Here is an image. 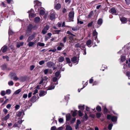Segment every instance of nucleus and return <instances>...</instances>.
I'll use <instances>...</instances> for the list:
<instances>
[{"label": "nucleus", "mask_w": 130, "mask_h": 130, "mask_svg": "<svg viewBox=\"0 0 130 130\" xmlns=\"http://www.w3.org/2000/svg\"><path fill=\"white\" fill-rule=\"evenodd\" d=\"M48 69H46L44 70V72L45 74H47L48 72Z\"/></svg>", "instance_id": "nucleus-56"}, {"label": "nucleus", "mask_w": 130, "mask_h": 130, "mask_svg": "<svg viewBox=\"0 0 130 130\" xmlns=\"http://www.w3.org/2000/svg\"><path fill=\"white\" fill-rule=\"evenodd\" d=\"M112 117L109 115H107V118L108 119H111Z\"/></svg>", "instance_id": "nucleus-53"}, {"label": "nucleus", "mask_w": 130, "mask_h": 130, "mask_svg": "<svg viewBox=\"0 0 130 130\" xmlns=\"http://www.w3.org/2000/svg\"><path fill=\"white\" fill-rule=\"evenodd\" d=\"M95 108L94 109H90L89 107L87 106L86 108V110L88 111V112L89 113H91V112L93 111L95 109Z\"/></svg>", "instance_id": "nucleus-13"}, {"label": "nucleus", "mask_w": 130, "mask_h": 130, "mask_svg": "<svg viewBox=\"0 0 130 130\" xmlns=\"http://www.w3.org/2000/svg\"><path fill=\"white\" fill-rule=\"evenodd\" d=\"M9 117L10 115L9 114H8L5 116V117L4 118V119L5 120H6L9 118Z\"/></svg>", "instance_id": "nucleus-37"}, {"label": "nucleus", "mask_w": 130, "mask_h": 130, "mask_svg": "<svg viewBox=\"0 0 130 130\" xmlns=\"http://www.w3.org/2000/svg\"><path fill=\"white\" fill-rule=\"evenodd\" d=\"M60 72L59 71L56 72L55 73V76L57 77H58L60 75Z\"/></svg>", "instance_id": "nucleus-45"}, {"label": "nucleus", "mask_w": 130, "mask_h": 130, "mask_svg": "<svg viewBox=\"0 0 130 130\" xmlns=\"http://www.w3.org/2000/svg\"><path fill=\"white\" fill-rule=\"evenodd\" d=\"M64 46V44L62 43H60L59 44V46L57 47L58 50H61L62 48Z\"/></svg>", "instance_id": "nucleus-6"}, {"label": "nucleus", "mask_w": 130, "mask_h": 130, "mask_svg": "<svg viewBox=\"0 0 130 130\" xmlns=\"http://www.w3.org/2000/svg\"><path fill=\"white\" fill-rule=\"evenodd\" d=\"M1 94L2 96H4L5 94V91H2L1 92Z\"/></svg>", "instance_id": "nucleus-50"}, {"label": "nucleus", "mask_w": 130, "mask_h": 130, "mask_svg": "<svg viewBox=\"0 0 130 130\" xmlns=\"http://www.w3.org/2000/svg\"><path fill=\"white\" fill-rule=\"evenodd\" d=\"M101 114L100 113H96V116L98 118H99L101 116Z\"/></svg>", "instance_id": "nucleus-52"}, {"label": "nucleus", "mask_w": 130, "mask_h": 130, "mask_svg": "<svg viewBox=\"0 0 130 130\" xmlns=\"http://www.w3.org/2000/svg\"><path fill=\"white\" fill-rule=\"evenodd\" d=\"M21 89H19L16 90L14 94H18L21 92Z\"/></svg>", "instance_id": "nucleus-38"}, {"label": "nucleus", "mask_w": 130, "mask_h": 130, "mask_svg": "<svg viewBox=\"0 0 130 130\" xmlns=\"http://www.w3.org/2000/svg\"><path fill=\"white\" fill-rule=\"evenodd\" d=\"M74 12L73 11H71L69 14V17L71 19H73L74 17Z\"/></svg>", "instance_id": "nucleus-12"}, {"label": "nucleus", "mask_w": 130, "mask_h": 130, "mask_svg": "<svg viewBox=\"0 0 130 130\" xmlns=\"http://www.w3.org/2000/svg\"><path fill=\"white\" fill-rule=\"evenodd\" d=\"M14 83L12 81L9 82L8 84L9 86H12L13 85Z\"/></svg>", "instance_id": "nucleus-43"}, {"label": "nucleus", "mask_w": 130, "mask_h": 130, "mask_svg": "<svg viewBox=\"0 0 130 130\" xmlns=\"http://www.w3.org/2000/svg\"><path fill=\"white\" fill-rule=\"evenodd\" d=\"M79 29L78 27V26L75 27H72V29L73 31H76L77 30Z\"/></svg>", "instance_id": "nucleus-29"}, {"label": "nucleus", "mask_w": 130, "mask_h": 130, "mask_svg": "<svg viewBox=\"0 0 130 130\" xmlns=\"http://www.w3.org/2000/svg\"><path fill=\"white\" fill-rule=\"evenodd\" d=\"M92 34L93 36H97L98 35V32L96 31V30L93 31Z\"/></svg>", "instance_id": "nucleus-39"}, {"label": "nucleus", "mask_w": 130, "mask_h": 130, "mask_svg": "<svg viewBox=\"0 0 130 130\" xmlns=\"http://www.w3.org/2000/svg\"><path fill=\"white\" fill-rule=\"evenodd\" d=\"M71 61L74 63H78V61L77 60V57L76 56L73 57L71 59Z\"/></svg>", "instance_id": "nucleus-7"}, {"label": "nucleus", "mask_w": 130, "mask_h": 130, "mask_svg": "<svg viewBox=\"0 0 130 130\" xmlns=\"http://www.w3.org/2000/svg\"><path fill=\"white\" fill-rule=\"evenodd\" d=\"M79 23L80 24H82L83 23V22L81 21H79L78 19H77V23Z\"/></svg>", "instance_id": "nucleus-62"}, {"label": "nucleus", "mask_w": 130, "mask_h": 130, "mask_svg": "<svg viewBox=\"0 0 130 130\" xmlns=\"http://www.w3.org/2000/svg\"><path fill=\"white\" fill-rule=\"evenodd\" d=\"M96 110L100 112L101 111L102 109L100 106H98L96 108Z\"/></svg>", "instance_id": "nucleus-35"}, {"label": "nucleus", "mask_w": 130, "mask_h": 130, "mask_svg": "<svg viewBox=\"0 0 130 130\" xmlns=\"http://www.w3.org/2000/svg\"><path fill=\"white\" fill-rule=\"evenodd\" d=\"M79 109L82 110H83L84 109V105H80L78 106Z\"/></svg>", "instance_id": "nucleus-27"}, {"label": "nucleus", "mask_w": 130, "mask_h": 130, "mask_svg": "<svg viewBox=\"0 0 130 130\" xmlns=\"http://www.w3.org/2000/svg\"><path fill=\"white\" fill-rule=\"evenodd\" d=\"M20 107V105H15V108L17 110Z\"/></svg>", "instance_id": "nucleus-60"}, {"label": "nucleus", "mask_w": 130, "mask_h": 130, "mask_svg": "<svg viewBox=\"0 0 130 130\" xmlns=\"http://www.w3.org/2000/svg\"><path fill=\"white\" fill-rule=\"evenodd\" d=\"M81 123V122L80 121L78 120H77V123H76V124L79 125Z\"/></svg>", "instance_id": "nucleus-63"}, {"label": "nucleus", "mask_w": 130, "mask_h": 130, "mask_svg": "<svg viewBox=\"0 0 130 130\" xmlns=\"http://www.w3.org/2000/svg\"><path fill=\"white\" fill-rule=\"evenodd\" d=\"M117 118L115 116H112L111 118V120L112 121L114 122L116 121L117 120Z\"/></svg>", "instance_id": "nucleus-20"}, {"label": "nucleus", "mask_w": 130, "mask_h": 130, "mask_svg": "<svg viewBox=\"0 0 130 130\" xmlns=\"http://www.w3.org/2000/svg\"><path fill=\"white\" fill-rule=\"evenodd\" d=\"M85 116L83 118V120L82 121L84 122L87 120L88 119V117L87 116V114L85 112Z\"/></svg>", "instance_id": "nucleus-18"}, {"label": "nucleus", "mask_w": 130, "mask_h": 130, "mask_svg": "<svg viewBox=\"0 0 130 130\" xmlns=\"http://www.w3.org/2000/svg\"><path fill=\"white\" fill-rule=\"evenodd\" d=\"M11 92V91L10 89H8L6 91V93L8 94H10Z\"/></svg>", "instance_id": "nucleus-49"}, {"label": "nucleus", "mask_w": 130, "mask_h": 130, "mask_svg": "<svg viewBox=\"0 0 130 130\" xmlns=\"http://www.w3.org/2000/svg\"><path fill=\"white\" fill-rule=\"evenodd\" d=\"M66 61L68 63H69L71 62L69 58L67 57L66 58Z\"/></svg>", "instance_id": "nucleus-48"}, {"label": "nucleus", "mask_w": 130, "mask_h": 130, "mask_svg": "<svg viewBox=\"0 0 130 130\" xmlns=\"http://www.w3.org/2000/svg\"><path fill=\"white\" fill-rule=\"evenodd\" d=\"M55 86L54 85H51L48 87L47 88L48 90H51L54 89L55 88Z\"/></svg>", "instance_id": "nucleus-24"}, {"label": "nucleus", "mask_w": 130, "mask_h": 130, "mask_svg": "<svg viewBox=\"0 0 130 130\" xmlns=\"http://www.w3.org/2000/svg\"><path fill=\"white\" fill-rule=\"evenodd\" d=\"M24 43L23 42H19L17 43V46L18 48L20 47V46L23 45Z\"/></svg>", "instance_id": "nucleus-19"}, {"label": "nucleus", "mask_w": 130, "mask_h": 130, "mask_svg": "<svg viewBox=\"0 0 130 130\" xmlns=\"http://www.w3.org/2000/svg\"><path fill=\"white\" fill-rule=\"evenodd\" d=\"M15 75H16L15 73H13L12 72H11L10 74L9 75L10 76L11 79Z\"/></svg>", "instance_id": "nucleus-33"}, {"label": "nucleus", "mask_w": 130, "mask_h": 130, "mask_svg": "<svg viewBox=\"0 0 130 130\" xmlns=\"http://www.w3.org/2000/svg\"><path fill=\"white\" fill-rule=\"evenodd\" d=\"M28 13L29 14V17H31V18H33L35 17V14L32 13H30V11H28Z\"/></svg>", "instance_id": "nucleus-28"}, {"label": "nucleus", "mask_w": 130, "mask_h": 130, "mask_svg": "<svg viewBox=\"0 0 130 130\" xmlns=\"http://www.w3.org/2000/svg\"><path fill=\"white\" fill-rule=\"evenodd\" d=\"M93 23V22H91L90 23H89L88 24V27H90L91 26H92V25Z\"/></svg>", "instance_id": "nucleus-61"}, {"label": "nucleus", "mask_w": 130, "mask_h": 130, "mask_svg": "<svg viewBox=\"0 0 130 130\" xmlns=\"http://www.w3.org/2000/svg\"><path fill=\"white\" fill-rule=\"evenodd\" d=\"M110 11L112 13H115L117 12L116 10L114 8H111L110 10Z\"/></svg>", "instance_id": "nucleus-31"}, {"label": "nucleus", "mask_w": 130, "mask_h": 130, "mask_svg": "<svg viewBox=\"0 0 130 130\" xmlns=\"http://www.w3.org/2000/svg\"><path fill=\"white\" fill-rule=\"evenodd\" d=\"M3 58L4 59H6L7 61H8L9 60V57L7 56H3Z\"/></svg>", "instance_id": "nucleus-40"}, {"label": "nucleus", "mask_w": 130, "mask_h": 130, "mask_svg": "<svg viewBox=\"0 0 130 130\" xmlns=\"http://www.w3.org/2000/svg\"><path fill=\"white\" fill-rule=\"evenodd\" d=\"M11 79H13L14 80L17 81V80L19 78L17 77V76H16V75H15Z\"/></svg>", "instance_id": "nucleus-41"}, {"label": "nucleus", "mask_w": 130, "mask_h": 130, "mask_svg": "<svg viewBox=\"0 0 130 130\" xmlns=\"http://www.w3.org/2000/svg\"><path fill=\"white\" fill-rule=\"evenodd\" d=\"M45 12V11L41 9L40 11V13L41 15H43Z\"/></svg>", "instance_id": "nucleus-36"}, {"label": "nucleus", "mask_w": 130, "mask_h": 130, "mask_svg": "<svg viewBox=\"0 0 130 130\" xmlns=\"http://www.w3.org/2000/svg\"><path fill=\"white\" fill-rule=\"evenodd\" d=\"M49 26L47 25H46L42 31V32L43 34H45L47 32V31L48 30Z\"/></svg>", "instance_id": "nucleus-2"}, {"label": "nucleus", "mask_w": 130, "mask_h": 130, "mask_svg": "<svg viewBox=\"0 0 130 130\" xmlns=\"http://www.w3.org/2000/svg\"><path fill=\"white\" fill-rule=\"evenodd\" d=\"M13 32L12 31V30H11L9 29V36H10V35H12L13 34Z\"/></svg>", "instance_id": "nucleus-44"}, {"label": "nucleus", "mask_w": 130, "mask_h": 130, "mask_svg": "<svg viewBox=\"0 0 130 130\" xmlns=\"http://www.w3.org/2000/svg\"><path fill=\"white\" fill-rule=\"evenodd\" d=\"M45 45V44L43 43L38 42L37 44V46H44Z\"/></svg>", "instance_id": "nucleus-25"}, {"label": "nucleus", "mask_w": 130, "mask_h": 130, "mask_svg": "<svg viewBox=\"0 0 130 130\" xmlns=\"http://www.w3.org/2000/svg\"><path fill=\"white\" fill-rule=\"evenodd\" d=\"M103 110L104 112L105 113H106L108 111V109L105 107H104Z\"/></svg>", "instance_id": "nucleus-58"}, {"label": "nucleus", "mask_w": 130, "mask_h": 130, "mask_svg": "<svg viewBox=\"0 0 130 130\" xmlns=\"http://www.w3.org/2000/svg\"><path fill=\"white\" fill-rule=\"evenodd\" d=\"M36 96H34L31 99V101L32 102H34L36 101Z\"/></svg>", "instance_id": "nucleus-42"}, {"label": "nucleus", "mask_w": 130, "mask_h": 130, "mask_svg": "<svg viewBox=\"0 0 130 130\" xmlns=\"http://www.w3.org/2000/svg\"><path fill=\"white\" fill-rule=\"evenodd\" d=\"M38 90L37 89H36L34 91V92L33 93V95H34L35 94H36V93H38Z\"/></svg>", "instance_id": "nucleus-54"}, {"label": "nucleus", "mask_w": 130, "mask_h": 130, "mask_svg": "<svg viewBox=\"0 0 130 130\" xmlns=\"http://www.w3.org/2000/svg\"><path fill=\"white\" fill-rule=\"evenodd\" d=\"M61 6V5L59 3H58L55 6V8L57 10H58L59 9Z\"/></svg>", "instance_id": "nucleus-9"}, {"label": "nucleus", "mask_w": 130, "mask_h": 130, "mask_svg": "<svg viewBox=\"0 0 130 130\" xmlns=\"http://www.w3.org/2000/svg\"><path fill=\"white\" fill-rule=\"evenodd\" d=\"M45 63V61L44 60H42L40 61L39 62V64L40 65H42V64H44Z\"/></svg>", "instance_id": "nucleus-47"}, {"label": "nucleus", "mask_w": 130, "mask_h": 130, "mask_svg": "<svg viewBox=\"0 0 130 130\" xmlns=\"http://www.w3.org/2000/svg\"><path fill=\"white\" fill-rule=\"evenodd\" d=\"M93 11H91L88 15L89 16V17H91L93 15Z\"/></svg>", "instance_id": "nucleus-59"}, {"label": "nucleus", "mask_w": 130, "mask_h": 130, "mask_svg": "<svg viewBox=\"0 0 130 130\" xmlns=\"http://www.w3.org/2000/svg\"><path fill=\"white\" fill-rule=\"evenodd\" d=\"M46 93V91H41L39 94V95L41 97L42 96L45 95Z\"/></svg>", "instance_id": "nucleus-10"}, {"label": "nucleus", "mask_w": 130, "mask_h": 130, "mask_svg": "<svg viewBox=\"0 0 130 130\" xmlns=\"http://www.w3.org/2000/svg\"><path fill=\"white\" fill-rule=\"evenodd\" d=\"M120 19L123 24L127 22V19L125 17L120 18Z\"/></svg>", "instance_id": "nucleus-5"}, {"label": "nucleus", "mask_w": 130, "mask_h": 130, "mask_svg": "<svg viewBox=\"0 0 130 130\" xmlns=\"http://www.w3.org/2000/svg\"><path fill=\"white\" fill-rule=\"evenodd\" d=\"M57 80L58 79L56 77H53V81L54 82H56Z\"/></svg>", "instance_id": "nucleus-55"}, {"label": "nucleus", "mask_w": 130, "mask_h": 130, "mask_svg": "<svg viewBox=\"0 0 130 130\" xmlns=\"http://www.w3.org/2000/svg\"><path fill=\"white\" fill-rule=\"evenodd\" d=\"M8 49V47L7 46H5L3 47L1 49V51H2L3 52H6Z\"/></svg>", "instance_id": "nucleus-11"}, {"label": "nucleus", "mask_w": 130, "mask_h": 130, "mask_svg": "<svg viewBox=\"0 0 130 130\" xmlns=\"http://www.w3.org/2000/svg\"><path fill=\"white\" fill-rule=\"evenodd\" d=\"M113 126V124H109L108 126V128L109 130H111V129L112 127Z\"/></svg>", "instance_id": "nucleus-46"}, {"label": "nucleus", "mask_w": 130, "mask_h": 130, "mask_svg": "<svg viewBox=\"0 0 130 130\" xmlns=\"http://www.w3.org/2000/svg\"><path fill=\"white\" fill-rule=\"evenodd\" d=\"M80 48L81 49L83 50L86 49L85 48V45H84L83 43H82L80 44Z\"/></svg>", "instance_id": "nucleus-26"}, {"label": "nucleus", "mask_w": 130, "mask_h": 130, "mask_svg": "<svg viewBox=\"0 0 130 130\" xmlns=\"http://www.w3.org/2000/svg\"><path fill=\"white\" fill-rule=\"evenodd\" d=\"M126 57L124 55H123L121 56V60L122 62L124 61L125 60Z\"/></svg>", "instance_id": "nucleus-32"}, {"label": "nucleus", "mask_w": 130, "mask_h": 130, "mask_svg": "<svg viewBox=\"0 0 130 130\" xmlns=\"http://www.w3.org/2000/svg\"><path fill=\"white\" fill-rule=\"evenodd\" d=\"M71 115L70 114H68L66 115V119L67 121H69L71 119Z\"/></svg>", "instance_id": "nucleus-21"}, {"label": "nucleus", "mask_w": 130, "mask_h": 130, "mask_svg": "<svg viewBox=\"0 0 130 130\" xmlns=\"http://www.w3.org/2000/svg\"><path fill=\"white\" fill-rule=\"evenodd\" d=\"M54 63L52 61H49L46 64L48 68H51L54 66Z\"/></svg>", "instance_id": "nucleus-3"}, {"label": "nucleus", "mask_w": 130, "mask_h": 130, "mask_svg": "<svg viewBox=\"0 0 130 130\" xmlns=\"http://www.w3.org/2000/svg\"><path fill=\"white\" fill-rule=\"evenodd\" d=\"M83 114L80 110L78 111V115L79 116L81 117L83 115Z\"/></svg>", "instance_id": "nucleus-51"}, {"label": "nucleus", "mask_w": 130, "mask_h": 130, "mask_svg": "<svg viewBox=\"0 0 130 130\" xmlns=\"http://www.w3.org/2000/svg\"><path fill=\"white\" fill-rule=\"evenodd\" d=\"M77 114L76 112L75 111H73L72 113V115L73 117H75L76 116Z\"/></svg>", "instance_id": "nucleus-64"}, {"label": "nucleus", "mask_w": 130, "mask_h": 130, "mask_svg": "<svg viewBox=\"0 0 130 130\" xmlns=\"http://www.w3.org/2000/svg\"><path fill=\"white\" fill-rule=\"evenodd\" d=\"M35 34H33L32 35L28 37L27 40V41L29 42L32 40L35 37Z\"/></svg>", "instance_id": "nucleus-4"}, {"label": "nucleus", "mask_w": 130, "mask_h": 130, "mask_svg": "<svg viewBox=\"0 0 130 130\" xmlns=\"http://www.w3.org/2000/svg\"><path fill=\"white\" fill-rule=\"evenodd\" d=\"M64 60V58L63 57L60 56L59 57L58 60L59 62H61L63 61Z\"/></svg>", "instance_id": "nucleus-17"}, {"label": "nucleus", "mask_w": 130, "mask_h": 130, "mask_svg": "<svg viewBox=\"0 0 130 130\" xmlns=\"http://www.w3.org/2000/svg\"><path fill=\"white\" fill-rule=\"evenodd\" d=\"M23 115L24 114V112L23 111H18L17 113V116L19 117H20L21 116L22 114Z\"/></svg>", "instance_id": "nucleus-16"}, {"label": "nucleus", "mask_w": 130, "mask_h": 130, "mask_svg": "<svg viewBox=\"0 0 130 130\" xmlns=\"http://www.w3.org/2000/svg\"><path fill=\"white\" fill-rule=\"evenodd\" d=\"M34 44V42L32 41H29L28 44V45L29 47H32Z\"/></svg>", "instance_id": "nucleus-30"}, {"label": "nucleus", "mask_w": 130, "mask_h": 130, "mask_svg": "<svg viewBox=\"0 0 130 130\" xmlns=\"http://www.w3.org/2000/svg\"><path fill=\"white\" fill-rule=\"evenodd\" d=\"M55 14L54 13H51L50 15V18L51 20H53L55 19Z\"/></svg>", "instance_id": "nucleus-8"}, {"label": "nucleus", "mask_w": 130, "mask_h": 130, "mask_svg": "<svg viewBox=\"0 0 130 130\" xmlns=\"http://www.w3.org/2000/svg\"><path fill=\"white\" fill-rule=\"evenodd\" d=\"M34 3L35 4V5L34 6L35 10L37 11L38 12L39 11V8H38L37 7L41 6V3L37 0L35 1Z\"/></svg>", "instance_id": "nucleus-1"}, {"label": "nucleus", "mask_w": 130, "mask_h": 130, "mask_svg": "<svg viewBox=\"0 0 130 130\" xmlns=\"http://www.w3.org/2000/svg\"><path fill=\"white\" fill-rule=\"evenodd\" d=\"M32 25L31 24H30L28 27V30L29 31H31L32 29Z\"/></svg>", "instance_id": "nucleus-23"}, {"label": "nucleus", "mask_w": 130, "mask_h": 130, "mask_svg": "<svg viewBox=\"0 0 130 130\" xmlns=\"http://www.w3.org/2000/svg\"><path fill=\"white\" fill-rule=\"evenodd\" d=\"M103 23V20L102 19H99L98 21V25H99V26H97L96 27L97 28H98L99 26H100Z\"/></svg>", "instance_id": "nucleus-15"}, {"label": "nucleus", "mask_w": 130, "mask_h": 130, "mask_svg": "<svg viewBox=\"0 0 130 130\" xmlns=\"http://www.w3.org/2000/svg\"><path fill=\"white\" fill-rule=\"evenodd\" d=\"M40 21V18L39 17H37L35 18L34 22L36 23L39 22Z\"/></svg>", "instance_id": "nucleus-22"}, {"label": "nucleus", "mask_w": 130, "mask_h": 130, "mask_svg": "<svg viewBox=\"0 0 130 130\" xmlns=\"http://www.w3.org/2000/svg\"><path fill=\"white\" fill-rule=\"evenodd\" d=\"M67 38L65 37L63 39V40L64 43H65L67 41Z\"/></svg>", "instance_id": "nucleus-57"}, {"label": "nucleus", "mask_w": 130, "mask_h": 130, "mask_svg": "<svg viewBox=\"0 0 130 130\" xmlns=\"http://www.w3.org/2000/svg\"><path fill=\"white\" fill-rule=\"evenodd\" d=\"M91 40H89L87 41L86 44L88 47H90L91 46Z\"/></svg>", "instance_id": "nucleus-14"}, {"label": "nucleus", "mask_w": 130, "mask_h": 130, "mask_svg": "<svg viewBox=\"0 0 130 130\" xmlns=\"http://www.w3.org/2000/svg\"><path fill=\"white\" fill-rule=\"evenodd\" d=\"M66 130H72V128L71 126L68 125H67L66 128Z\"/></svg>", "instance_id": "nucleus-34"}]
</instances>
